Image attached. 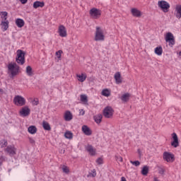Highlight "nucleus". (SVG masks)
Masks as SVG:
<instances>
[{
  "instance_id": "obj_1",
  "label": "nucleus",
  "mask_w": 181,
  "mask_h": 181,
  "mask_svg": "<svg viewBox=\"0 0 181 181\" xmlns=\"http://www.w3.org/2000/svg\"><path fill=\"white\" fill-rule=\"evenodd\" d=\"M104 39H105V35H104V29L101 27H96L95 40L96 42H103Z\"/></svg>"
},
{
  "instance_id": "obj_2",
  "label": "nucleus",
  "mask_w": 181,
  "mask_h": 181,
  "mask_svg": "<svg viewBox=\"0 0 181 181\" xmlns=\"http://www.w3.org/2000/svg\"><path fill=\"white\" fill-rule=\"evenodd\" d=\"M8 72L13 77L19 73V66L16 63H11L8 65Z\"/></svg>"
},
{
  "instance_id": "obj_3",
  "label": "nucleus",
  "mask_w": 181,
  "mask_h": 181,
  "mask_svg": "<svg viewBox=\"0 0 181 181\" xmlns=\"http://www.w3.org/2000/svg\"><path fill=\"white\" fill-rule=\"evenodd\" d=\"M13 103L18 107H23V105L26 104V100L23 96L18 95L14 97Z\"/></svg>"
},
{
  "instance_id": "obj_4",
  "label": "nucleus",
  "mask_w": 181,
  "mask_h": 181,
  "mask_svg": "<svg viewBox=\"0 0 181 181\" xmlns=\"http://www.w3.org/2000/svg\"><path fill=\"white\" fill-rule=\"evenodd\" d=\"M18 64H25V52L21 49L17 50V57L16 59Z\"/></svg>"
},
{
  "instance_id": "obj_5",
  "label": "nucleus",
  "mask_w": 181,
  "mask_h": 181,
  "mask_svg": "<svg viewBox=\"0 0 181 181\" xmlns=\"http://www.w3.org/2000/svg\"><path fill=\"white\" fill-rule=\"evenodd\" d=\"M158 7L163 10V12H169V8H170V4L168 1L162 0L158 2Z\"/></svg>"
},
{
  "instance_id": "obj_6",
  "label": "nucleus",
  "mask_w": 181,
  "mask_h": 181,
  "mask_svg": "<svg viewBox=\"0 0 181 181\" xmlns=\"http://www.w3.org/2000/svg\"><path fill=\"white\" fill-rule=\"evenodd\" d=\"M163 158L164 160H166V162H169L170 163L175 161V156L169 152H164Z\"/></svg>"
},
{
  "instance_id": "obj_7",
  "label": "nucleus",
  "mask_w": 181,
  "mask_h": 181,
  "mask_svg": "<svg viewBox=\"0 0 181 181\" xmlns=\"http://www.w3.org/2000/svg\"><path fill=\"white\" fill-rule=\"evenodd\" d=\"M90 15L91 18L97 19V18H100V16H101V11L95 8H91L90 10Z\"/></svg>"
},
{
  "instance_id": "obj_8",
  "label": "nucleus",
  "mask_w": 181,
  "mask_h": 181,
  "mask_svg": "<svg viewBox=\"0 0 181 181\" xmlns=\"http://www.w3.org/2000/svg\"><path fill=\"white\" fill-rule=\"evenodd\" d=\"M6 153H8L10 156H13L16 155V148L13 146H8L7 148H5Z\"/></svg>"
},
{
  "instance_id": "obj_9",
  "label": "nucleus",
  "mask_w": 181,
  "mask_h": 181,
  "mask_svg": "<svg viewBox=\"0 0 181 181\" xmlns=\"http://www.w3.org/2000/svg\"><path fill=\"white\" fill-rule=\"evenodd\" d=\"M21 117H28L30 114V109L28 106H25L21 108V110L19 111Z\"/></svg>"
},
{
  "instance_id": "obj_10",
  "label": "nucleus",
  "mask_w": 181,
  "mask_h": 181,
  "mask_svg": "<svg viewBox=\"0 0 181 181\" xmlns=\"http://www.w3.org/2000/svg\"><path fill=\"white\" fill-rule=\"evenodd\" d=\"M113 112H114L112 110V107H107L103 110V115L105 117V118H111V117H112Z\"/></svg>"
},
{
  "instance_id": "obj_11",
  "label": "nucleus",
  "mask_w": 181,
  "mask_h": 181,
  "mask_svg": "<svg viewBox=\"0 0 181 181\" xmlns=\"http://www.w3.org/2000/svg\"><path fill=\"white\" fill-rule=\"evenodd\" d=\"M172 136L173 141L171 142V146L177 148V146H179V138H177V134H176V133H173Z\"/></svg>"
},
{
  "instance_id": "obj_12",
  "label": "nucleus",
  "mask_w": 181,
  "mask_h": 181,
  "mask_svg": "<svg viewBox=\"0 0 181 181\" xmlns=\"http://www.w3.org/2000/svg\"><path fill=\"white\" fill-rule=\"evenodd\" d=\"M58 33L61 37H66V36H67V30H66V27L62 25H59Z\"/></svg>"
},
{
  "instance_id": "obj_13",
  "label": "nucleus",
  "mask_w": 181,
  "mask_h": 181,
  "mask_svg": "<svg viewBox=\"0 0 181 181\" xmlns=\"http://www.w3.org/2000/svg\"><path fill=\"white\" fill-rule=\"evenodd\" d=\"M166 42H168L170 45H175V39H173V34L171 33H168L165 36Z\"/></svg>"
},
{
  "instance_id": "obj_14",
  "label": "nucleus",
  "mask_w": 181,
  "mask_h": 181,
  "mask_svg": "<svg viewBox=\"0 0 181 181\" xmlns=\"http://www.w3.org/2000/svg\"><path fill=\"white\" fill-rule=\"evenodd\" d=\"M82 132L85 135H87V136H90V135L93 134L91 129H90L87 125L82 126Z\"/></svg>"
},
{
  "instance_id": "obj_15",
  "label": "nucleus",
  "mask_w": 181,
  "mask_h": 181,
  "mask_svg": "<svg viewBox=\"0 0 181 181\" xmlns=\"http://www.w3.org/2000/svg\"><path fill=\"white\" fill-rule=\"evenodd\" d=\"M131 12H132V14L135 18H141L142 16V12L138 10V8H132Z\"/></svg>"
},
{
  "instance_id": "obj_16",
  "label": "nucleus",
  "mask_w": 181,
  "mask_h": 181,
  "mask_svg": "<svg viewBox=\"0 0 181 181\" xmlns=\"http://www.w3.org/2000/svg\"><path fill=\"white\" fill-rule=\"evenodd\" d=\"M114 77L116 81V84H121V83H122V78L121 77V73L117 72L115 74Z\"/></svg>"
},
{
  "instance_id": "obj_17",
  "label": "nucleus",
  "mask_w": 181,
  "mask_h": 181,
  "mask_svg": "<svg viewBox=\"0 0 181 181\" xmlns=\"http://www.w3.org/2000/svg\"><path fill=\"white\" fill-rule=\"evenodd\" d=\"M0 16L1 18H3V21H1V23H8V21H6L8 17V12L6 11H1L0 13Z\"/></svg>"
},
{
  "instance_id": "obj_18",
  "label": "nucleus",
  "mask_w": 181,
  "mask_h": 181,
  "mask_svg": "<svg viewBox=\"0 0 181 181\" xmlns=\"http://www.w3.org/2000/svg\"><path fill=\"white\" fill-rule=\"evenodd\" d=\"M64 119L65 121H71L73 119V115L71 111H66L64 113Z\"/></svg>"
},
{
  "instance_id": "obj_19",
  "label": "nucleus",
  "mask_w": 181,
  "mask_h": 181,
  "mask_svg": "<svg viewBox=\"0 0 181 181\" xmlns=\"http://www.w3.org/2000/svg\"><path fill=\"white\" fill-rule=\"evenodd\" d=\"M45 6V2L37 1L33 3V8L37 9V8H43Z\"/></svg>"
},
{
  "instance_id": "obj_20",
  "label": "nucleus",
  "mask_w": 181,
  "mask_h": 181,
  "mask_svg": "<svg viewBox=\"0 0 181 181\" xmlns=\"http://www.w3.org/2000/svg\"><path fill=\"white\" fill-rule=\"evenodd\" d=\"M76 77L78 81L83 83V81H86V78H87V75L86 74H77Z\"/></svg>"
},
{
  "instance_id": "obj_21",
  "label": "nucleus",
  "mask_w": 181,
  "mask_h": 181,
  "mask_svg": "<svg viewBox=\"0 0 181 181\" xmlns=\"http://www.w3.org/2000/svg\"><path fill=\"white\" fill-rule=\"evenodd\" d=\"M129 97H131L129 93H124L120 97V100H122L123 103H127L129 100Z\"/></svg>"
},
{
  "instance_id": "obj_22",
  "label": "nucleus",
  "mask_w": 181,
  "mask_h": 181,
  "mask_svg": "<svg viewBox=\"0 0 181 181\" xmlns=\"http://www.w3.org/2000/svg\"><path fill=\"white\" fill-rule=\"evenodd\" d=\"M94 121L96 122V124H100L101 121L103 119V115L98 114L93 117Z\"/></svg>"
},
{
  "instance_id": "obj_23",
  "label": "nucleus",
  "mask_w": 181,
  "mask_h": 181,
  "mask_svg": "<svg viewBox=\"0 0 181 181\" xmlns=\"http://www.w3.org/2000/svg\"><path fill=\"white\" fill-rule=\"evenodd\" d=\"M175 11L177 12L175 16L177 19H180L181 18V5H177L175 7Z\"/></svg>"
},
{
  "instance_id": "obj_24",
  "label": "nucleus",
  "mask_w": 181,
  "mask_h": 181,
  "mask_svg": "<svg viewBox=\"0 0 181 181\" xmlns=\"http://www.w3.org/2000/svg\"><path fill=\"white\" fill-rule=\"evenodd\" d=\"M25 72L27 76L29 77H32L33 76V69H32V66H28L25 69Z\"/></svg>"
},
{
  "instance_id": "obj_25",
  "label": "nucleus",
  "mask_w": 181,
  "mask_h": 181,
  "mask_svg": "<svg viewBox=\"0 0 181 181\" xmlns=\"http://www.w3.org/2000/svg\"><path fill=\"white\" fill-rule=\"evenodd\" d=\"M86 151H88L89 152L90 155H92V156L95 155V149H94V148H93L90 145L86 146Z\"/></svg>"
},
{
  "instance_id": "obj_26",
  "label": "nucleus",
  "mask_w": 181,
  "mask_h": 181,
  "mask_svg": "<svg viewBox=\"0 0 181 181\" xmlns=\"http://www.w3.org/2000/svg\"><path fill=\"white\" fill-rule=\"evenodd\" d=\"M28 131L30 134H36L37 129H36V127L35 126H30L28 127Z\"/></svg>"
},
{
  "instance_id": "obj_27",
  "label": "nucleus",
  "mask_w": 181,
  "mask_h": 181,
  "mask_svg": "<svg viewBox=\"0 0 181 181\" xmlns=\"http://www.w3.org/2000/svg\"><path fill=\"white\" fill-rule=\"evenodd\" d=\"M149 172V167L145 165L144 167H143L142 170H141V174L144 176H146V175H148Z\"/></svg>"
},
{
  "instance_id": "obj_28",
  "label": "nucleus",
  "mask_w": 181,
  "mask_h": 181,
  "mask_svg": "<svg viewBox=\"0 0 181 181\" xmlns=\"http://www.w3.org/2000/svg\"><path fill=\"white\" fill-rule=\"evenodd\" d=\"M102 95H104V97H110L111 95V91L108 89H103Z\"/></svg>"
},
{
  "instance_id": "obj_29",
  "label": "nucleus",
  "mask_w": 181,
  "mask_h": 181,
  "mask_svg": "<svg viewBox=\"0 0 181 181\" xmlns=\"http://www.w3.org/2000/svg\"><path fill=\"white\" fill-rule=\"evenodd\" d=\"M162 52H163L162 47H157L155 48V53L158 56H162Z\"/></svg>"
},
{
  "instance_id": "obj_30",
  "label": "nucleus",
  "mask_w": 181,
  "mask_h": 181,
  "mask_svg": "<svg viewBox=\"0 0 181 181\" xmlns=\"http://www.w3.org/2000/svg\"><path fill=\"white\" fill-rule=\"evenodd\" d=\"M42 127L44 128V129H45V131H50L51 128H50V124H49V123H47V122H42Z\"/></svg>"
},
{
  "instance_id": "obj_31",
  "label": "nucleus",
  "mask_w": 181,
  "mask_h": 181,
  "mask_svg": "<svg viewBox=\"0 0 181 181\" xmlns=\"http://www.w3.org/2000/svg\"><path fill=\"white\" fill-rule=\"evenodd\" d=\"M0 26L4 32H5V30H7L8 28H9V25L8 23H1L0 24Z\"/></svg>"
},
{
  "instance_id": "obj_32",
  "label": "nucleus",
  "mask_w": 181,
  "mask_h": 181,
  "mask_svg": "<svg viewBox=\"0 0 181 181\" xmlns=\"http://www.w3.org/2000/svg\"><path fill=\"white\" fill-rule=\"evenodd\" d=\"M97 176V173L95 170H93L89 174L87 175V177H95Z\"/></svg>"
},
{
  "instance_id": "obj_33",
  "label": "nucleus",
  "mask_w": 181,
  "mask_h": 181,
  "mask_svg": "<svg viewBox=\"0 0 181 181\" xmlns=\"http://www.w3.org/2000/svg\"><path fill=\"white\" fill-rule=\"evenodd\" d=\"M64 136L67 139H71V138H73V134L71 132H66L64 134Z\"/></svg>"
},
{
  "instance_id": "obj_34",
  "label": "nucleus",
  "mask_w": 181,
  "mask_h": 181,
  "mask_svg": "<svg viewBox=\"0 0 181 181\" xmlns=\"http://www.w3.org/2000/svg\"><path fill=\"white\" fill-rule=\"evenodd\" d=\"M0 146L1 148H6V146H8V141L6 140H1L0 141Z\"/></svg>"
},
{
  "instance_id": "obj_35",
  "label": "nucleus",
  "mask_w": 181,
  "mask_h": 181,
  "mask_svg": "<svg viewBox=\"0 0 181 181\" xmlns=\"http://www.w3.org/2000/svg\"><path fill=\"white\" fill-rule=\"evenodd\" d=\"M81 101L82 103H87L88 100H87V95H81Z\"/></svg>"
},
{
  "instance_id": "obj_36",
  "label": "nucleus",
  "mask_w": 181,
  "mask_h": 181,
  "mask_svg": "<svg viewBox=\"0 0 181 181\" xmlns=\"http://www.w3.org/2000/svg\"><path fill=\"white\" fill-rule=\"evenodd\" d=\"M62 170H63L64 173H69V172H70V170H69V167H67L66 165L62 166Z\"/></svg>"
},
{
  "instance_id": "obj_37",
  "label": "nucleus",
  "mask_w": 181,
  "mask_h": 181,
  "mask_svg": "<svg viewBox=\"0 0 181 181\" xmlns=\"http://www.w3.org/2000/svg\"><path fill=\"white\" fill-rule=\"evenodd\" d=\"M103 163L104 160L103 159V158H99L96 160V163H98V165H103Z\"/></svg>"
},
{
  "instance_id": "obj_38",
  "label": "nucleus",
  "mask_w": 181,
  "mask_h": 181,
  "mask_svg": "<svg viewBox=\"0 0 181 181\" xmlns=\"http://www.w3.org/2000/svg\"><path fill=\"white\" fill-rule=\"evenodd\" d=\"M130 163H132V165H134V166H139V165H141V163L138 160H136V161L131 160Z\"/></svg>"
},
{
  "instance_id": "obj_39",
  "label": "nucleus",
  "mask_w": 181,
  "mask_h": 181,
  "mask_svg": "<svg viewBox=\"0 0 181 181\" xmlns=\"http://www.w3.org/2000/svg\"><path fill=\"white\" fill-rule=\"evenodd\" d=\"M158 173L160 175H164L165 174V168H163L162 167H159L158 168Z\"/></svg>"
},
{
  "instance_id": "obj_40",
  "label": "nucleus",
  "mask_w": 181,
  "mask_h": 181,
  "mask_svg": "<svg viewBox=\"0 0 181 181\" xmlns=\"http://www.w3.org/2000/svg\"><path fill=\"white\" fill-rule=\"evenodd\" d=\"M62 53H63V51H62V50H59L58 52H56V56H57V59H61Z\"/></svg>"
},
{
  "instance_id": "obj_41",
  "label": "nucleus",
  "mask_w": 181,
  "mask_h": 181,
  "mask_svg": "<svg viewBox=\"0 0 181 181\" xmlns=\"http://www.w3.org/2000/svg\"><path fill=\"white\" fill-rule=\"evenodd\" d=\"M16 23H25V21H23V19L18 18V19L16 21Z\"/></svg>"
},
{
  "instance_id": "obj_42",
  "label": "nucleus",
  "mask_w": 181,
  "mask_h": 181,
  "mask_svg": "<svg viewBox=\"0 0 181 181\" xmlns=\"http://www.w3.org/2000/svg\"><path fill=\"white\" fill-rule=\"evenodd\" d=\"M33 105H37L39 104V100L37 99L33 100L32 102Z\"/></svg>"
},
{
  "instance_id": "obj_43",
  "label": "nucleus",
  "mask_w": 181,
  "mask_h": 181,
  "mask_svg": "<svg viewBox=\"0 0 181 181\" xmlns=\"http://www.w3.org/2000/svg\"><path fill=\"white\" fill-rule=\"evenodd\" d=\"M79 114L81 115H84V114H86V112L84 111V110L81 109V110H79Z\"/></svg>"
},
{
  "instance_id": "obj_44",
  "label": "nucleus",
  "mask_w": 181,
  "mask_h": 181,
  "mask_svg": "<svg viewBox=\"0 0 181 181\" xmlns=\"http://www.w3.org/2000/svg\"><path fill=\"white\" fill-rule=\"evenodd\" d=\"M24 23H16L18 28H23Z\"/></svg>"
},
{
  "instance_id": "obj_45",
  "label": "nucleus",
  "mask_w": 181,
  "mask_h": 181,
  "mask_svg": "<svg viewBox=\"0 0 181 181\" xmlns=\"http://www.w3.org/2000/svg\"><path fill=\"white\" fill-rule=\"evenodd\" d=\"M5 160V158L4 156L0 157V165H2V163Z\"/></svg>"
},
{
  "instance_id": "obj_46",
  "label": "nucleus",
  "mask_w": 181,
  "mask_h": 181,
  "mask_svg": "<svg viewBox=\"0 0 181 181\" xmlns=\"http://www.w3.org/2000/svg\"><path fill=\"white\" fill-rule=\"evenodd\" d=\"M117 160H118L119 162H122V157L121 156L117 157Z\"/></svg>"
},
{
  "instance_id": "obj_47",
  "label": "nucleus",
  "mask_w": 181,
  "mask_h": 181,
  "mask_svg": "<svg viewBox=\"0 0 181 181\" xmlns=\"http://www.w3.org/2000/svg\"><path fill=\"white\" fill-rule=\"evenodd\" d=\"M21 4H25L26 2H28V0H19Z\"/></svg>"
},
{
  "instance_id": "obj_48",
  "label": "nucleus",
  "mask_w": 181,
  "mask_h": 181,
  "mask_svg": "<svg viewBox=\"0 0 181 181\" xmlns=\"http://www.w3.org/2000/svg\"><path fill=\"white\" fill-rule=\"evenodd\" d=\"M153 180H154V181H160V180H159V178H158L156 176H154V177H153Z\"/></svg>"
},
{
  "instance_id": "obj_49",
  "label": "nucleus",
  "mask_w": 181,
  "mask_h": 181,
  "mask_svg": "<svg viewBox=\"0 0 181 181\" xmlns=\"http://www.w3.org/2000/svg\"><path fill=\"white\" fill-rule=\"evenodd\" d=\"M4 94V89L0 88V95H2Z\"/></svg>"
},
{
  "instance_id": "obj_50",
  "label": "nucleus",
  "mask_w": 181,
  "mask_h": 181,
  "mask_svg": "<svg viewBox=\"0 0 181 181\" xmlns=\"http://www.w3.org/2000/svg\"><path fill=\"white\" fill-rule=\"evenodd\" d=\"M121 181H127V179L125 178V177H122Z\"/></svg>"
},
{
  "instance_id": "obj_51",
  "label": "nucleus",
  "mask_w": 181,
  "mask_h": 181,
  "mask_svg": "<svg viewBox=\"0 0 181 181\" xmlns=\"http://www.w3.org/2000/svg\"><path fill=\"white\" fill-rule=\"evenodd\" d=\"M30 142H31V144H33V143L35 142V140L31 139V140H30Z\"/></svg>"
},
{
  "instance_id": "obj_52",
  "label": "nucleus",
  "mask_w": 181,
  "mask_h": 181,
  "mask_svg": "<svg viewBox=\"0 0 181 181\" xmlns=\"http://www.w3.org/2000/svg\"><path fill=\"white\" fill-rule=\"evenodd\" d=\"M138 152H139V153H141V150L139 149V150H138Z\"/></svg>"
},
{
  "instance_id": "obj_53",
  "label": "nucleus",
  "mask_w": 181,
  "mask_h": 181,
  "mask_svg": "<svg viewBox=\"0 0 181 181\" xmlns=\"http://www.w3.org/2000/svg\"><path fill=\"white\" fill-rule=\"evenodd\" d=\"M180 56H181V52H179Z\"/></svg>"
}]
</instances>
